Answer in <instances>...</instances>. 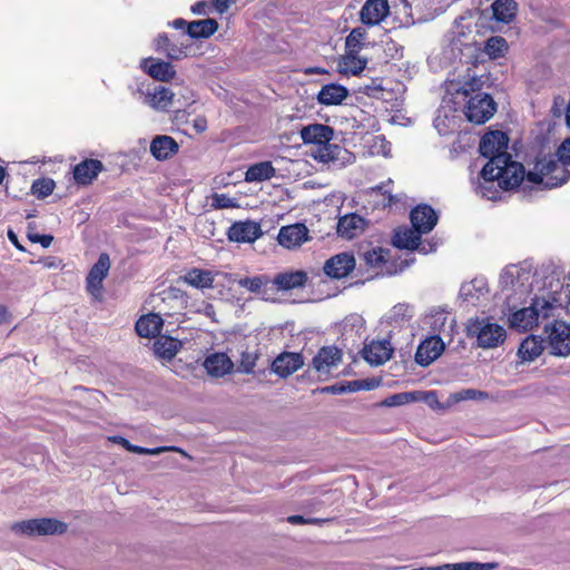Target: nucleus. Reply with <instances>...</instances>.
I'll use <instances>...</instances> for the list:
<instances>
[{"label":"nucleus","mask_w":570,"mask_h":570,"mask_svg":"<svg viewBox=\"0 0 570 570\" xmlns=\"http://www.w3.org/2000/svg\"><path fill=\"white\" fill-rule=\"evenodd\" d=\"M431 328L434 333L451 334L455 327V321L444 312H435L431 315Z\"/></svg>","instance_id":"obj_47"},{"label":"nucleus","mask_w":570,"mask_h":570,"mask_svg":"<svg viewBox=\"0 0 570 570\" xmlns=\"http://www.w3.org/2000/svg\"><path fill=\"white\" fill-rule=\"evenodd\" d=\"M213 206L215 208H232L235 207V199L228 197L225 194H215L213 196Z\"/></svg>","instance_id":"obj_55"},{"label":"nucleus","mask_w":570,"mask_h":570,"mask_svg":"<svg viewBox=\"0 0 570 570\" xmlns=\"http://www.w3.org/2000/svg\"><path fill=\"white\" fill-rule=\"evenodd\" d=\"M183 279L195 288L204 289L213 287L214 275L210 271L191 268L183 276Z\"/></svg>","instance_id":"obj_36"},{"label":"nucleus","mask_w":570,"mask_h":570,"mask_svg":"<svg viewBox=\"0 0 570 570\" xmlns=\"http://www.w3.org/2000/svg\"><path fill=\"white\" fill-rule=\"evenodd\" d=\"M355 268V257L350 253H340L324 264V273L332 278L346 277Z\"/></svg>","instance_id":"obj_13"},{"label":"nucleus","mask_w":570,"mask_h":570,"mask_svg":"<svg viewBox=\"0 0 570 570\" xmlns=\"http://www.w3.org/2000/svg\"><path fill=\"white\" fill-rule=\"evenodd\" d=\"M484 51L492 59L503 57L508 51V42L502 37H491L485 42Z\"/></svg>","instance_id":"obj_50"},{"label":"nucleus","mask_w":570,"mask_h":570,"mask_svg":"<svg viewBox=\"0 0 570 570\" xmlns=\"http://www.w3.org/2000/svg\"><path fill=\"white\" fill-rule=\"evenodd\" d=\"M557 155L558 159L552 156L538 159L528 171V180L549 189L563 185L569 178L564 167L570 165V138L561 144Z\"/></svg>","instance_id":"obj_2"},{"label":"nucleus","mask_w":570,"mask_h":570,"mask_svg":"<svg viewBox=\"0 0 570 570\" xmlns=\"http://www.w3.org/2000/svg\"><path fill=\"white\" fill-rule=\"evenodd\" d=\"M554 304L541 297L533 299L529 307L521 308L510 316V325L519 331H529L538 325L540 318H549Z\"/></svg>","instance_id":"obj_5"},{"label":"nucleus","mask_w":570,"mask_h":570,"mask_svg":"<svg viewBox=\"0 0 570 570\" xmlns=\"http://www.w3.org/2000/svg\"><path fill=\"white\" fill-rule=\"evenodd\" d=\"M445 348L443 340L434 334L420 343L415 353V361L421 366H429Z\"/></svg>","instance_id":"obj_10"},{"label":"nucleus","mask_w":570,"mask_h":570,"mask_svg":"<svg viewBox=\"0 0 570 570\" xmlns=\"http://www.w3.org/2000/svg\"><path fill=\"white\" fill-rule=\"evenodd\" d=\"M191 12L195 14H207L209 6L206 1H198L191 6Z\"/></svg>","instance_id":"obj_62"},{"label":"nucleus","mask_w":570,"mask_h":570,"mask_svg":"<svg viewBox=\"0 0 570 570\" xmlns=\"http://www.w3.org/2000/svg\"><path fill=\"white\" fill-rule=\"evenodd\" d=\"M518 4L514 0H495L492 4L493 18L503 23H509L517 14Z\"/></svg>","instance_id":"obj_37"},{"label":"nucleus","mask_w":570,"mask_h":570,"mask_svg":"<svg viewBox=\"0 0 570 570\" xmlns=\"http://www.w3.org/2000/svg\"><path fill=\"white\" fill-rule=\"evenodd\" d=\"M415 394L417 396L416 401L425 402L433 410H445V409L450 407V406H446V403L445 404L440 403V401L438 399V393L435 391L417 392Z\"/></svg>","instance_id":"obj_54"},{"label":"nucleus","mask_w":570,"mask_h":570,"mask_svg":"<svg viewBox=\"0 0 570 570\" xmlns=\"http://www.w3.org/2000/svg\"><path fill=\"white\" fill-rule=\"evenodd\" d=\"M340 153L341 148L335 144H331V141L312 147L311 150L313 158L321 163H330L337 159Z\"/></svg>","instance_id":"obj_44"},{"label":"nucleus","mask_w":570,"mask_h":570,"mask_svg":"<svg viewBox=\"0 0 570 570\" xmlns=\"http://www.w3.org/2000/svg\"><path fill=\"white\" fill-rule=\"evenodd\" d=\"M348 90L341 85L328 83L322 87L317 94V100L321 105H340L347 97Z\"/></svg>","instance_id":"obj_32"},{"label":"nucleus","mask_w":570,"mask_h":570,"mask_svg":"<svg viewBox=\"0 0 570 570\" xmlns=\"http://www.w3.org/2000/svg\"><path fill=\"white\" fill-rule=\"evenodd\" d=\"M234 2L235 0H213V7L218 13L223 14L229 9L230 4Z\"/></svg>","instance_id":"obj_61"},{"label":"nucleus","mask_w":570,"mask_h":570,"mask_svg":"<svg viewBox=\"0 0 570 570\" xmlns=\"http://www.w3.org/2000/svg\"><path fill=\"white\" fill-rule=\"evenodd\" d=\"M542 343L534 336L527 337L519 347V356L524 362H532L542 353Z\"/></svg>","instance_id":"obj_42"},{"label":"nucleus","mask_w":570,"mask_h":570,"mask_svg":"<svg viewBox=\"0 0 570 570\" xmlns=\"http://www.w3.org/2000/svg\"><path fill=\"white\" fill-rule=\"evenodd\" d=\"M67 528L65 522L52 518L29 519L11 525L16 534L27 537L62 534Z\"/></svg>","instance_id":"obj_6"},{"label":"nucleus","mask_w":570,"mask_h":570,"mask_svg":"<svg viewBox=\"0 0 570 570\" xmlns=\"http://www.w3.org/2000/svg\"><path fill=\"white\" fill-rule=\"evenodd\" d=\"M275 176V168L271 161H261L252 165L245 173L246 181H264Z\"/></svg>","instance_id":"obj_39"},{"label":"nucleus","mask_w":570,"mask_h":570,"mask_svg":"<svg viewBox=\"0 0 570 570\" xmlns=\"http://www.w3.org/2000/svg\"><path fill=\"white\" fill-rule=\"evenodd\" d=\"M366 222L357 214L341 217L337 223V234L346 239L357 237L365 229Z\"/></svg>","instance_id":"obj_26"},{"label":"nucleus","mask_w":570,"mask_h":570,"mask_svg":"<svg viewBox=\"0 0 570 570\" xmlns=\"http://www.w3.org/2000/svg\"><path fill=\"white\" fill-rule=\"evenodd\" d=\"M193 127L197 132H203L207 129V120L205 117H197L194 119Z\"/></svg>","instance_id":"obj_64"},{"label":"nucleus","mask_w":570,"mask_h":570,"mask_svg":"<svg viewBox=\"0 0 570 570\" xmlns=\"http://www.w3.org/2000/svg\"><path fill=\"white\" fill-rule=\"evenodd\" d=\"M175 92L177 94V96H180L184 99L183 105H187L189 102L195 101L194 95H193L191 90H189L188 88L178 87V91H175Z\"/></svg>","instance_id":"obj_63"},{"label":"nucleus","mask_w":570,"mask_h":570,"mask_svg":"<svg viewBox=\"0 0 570 570\" xmlns=\"http://www.w3.org/2000/svg\"><path fill=\"white\" fill-rule=\"evenodd\" d=\"M308 239V229L304 224L283 226L277 236L281 246L287 249L299 247Z\"/></svg>","instance_id":"obj_14"},{"label":"nucleus","mask_w":570,"mask_h":570,"mask_svg":"<svg viewBox=\"0 0 570 570\" xmlns=\"http://www.w3.org/2000/svg\"><path fill=\"white\" fill-rule=\"evenodd\" d=\"M150 154L159 161L167 160L179 150L178 142L170 136H156L150 142Z\"/></svg>","instance_id":"obj_24"},{"label":"nucleus","mask_w":570,"mask_h":570,"mask_svg":"<svg viewBox=\"0 0 570 570\" xmlns=\"http://www.w3.org/2000/svg\"><path fill=\"white\" fill-rule=\"evenodd\" d=\"M187 304L186 295L176 287H169L160 294V302L156 305L157 313L163 316L180 315Z\"/></svg>","instance_id":"obj_7"},{"label":"nucleus","mask_w":570,"mask_h":570,"mask_svg":"<svg viewBox=\"0 0 570 570\" xmlns=\"http://www.w3.org/2000/svg\"><path fill=\"white\" fill-rule=\"evenodd\" d=\"M363 195L368 198V202H373L374 207L381 206L385 208L391 206L393 203L401 200L400 196L392 195L387 189H385V184L371 187L364 190Z\"/></svg>","instance_id":"obj_34"},{"label":"nucleus","mask_w":570,"mask_h":570,"mask_svg":"<svg viewBox=\"0 0 570 570\" xmlns=\"http://www.w3.org/2000/svg\"><path fill=\"white\" fill-rule=\"evenodd\" d=\"M410 219L415 229L428 234L434 228L439 217L431 206L422 204L412 209Z\"/></svg>","instance_id":"obj_16"},{"label":"nucleus","mask_w":570,"mask_h":570,"mask_svg":"<svg viewBox=\"0 0 570 570\" xmlns=\"http://www.w3.org/2000/svg\"><path fill=\"white\" fill-rule=\"evenodd\" d=\"M416 400H417V396L415 393L403 392V393L393 394V395L386 397L382 402V404L384 406H400V405H404V404H407V403L416 401Z\"/></svg>","instance_id":"obj_53"},{"label":"nucleus","mask_w":570,"mask_h":570,"mask_svg":"<svg viewBox=\"0 0 570 570\" xmlns=\"http://www.w3.org/2000/svg\"><path fill=\"white\" fill-rule=\"evenodd\" d=\"M393 348L389 341H372L362 351L363 358L371 365H382L392 356Z\"/></svg>","instance_id":"obj_17"},{"label":"nucleus","mask_w":570,"mask_h":570,"mask_svg":"<svg viewBox=\"0 0 570 570\" xmlns=\"http://www.w3.org/2000/svg\"><path fill=\"white\" fill-rule=\"evenodd\" d=\"M366 38L367 31L364 27L352 29L350 35L345 38V51L360 53L365 46Z\"/></svg>","instance_id":"obj_45"},{"label":"nucleus","mask_w":570,"mask_h":570,"mask_svg":"<svg viewBox=\"0 0 570 570\" xmlns=\"http://www.w3.org/2000/svg\"><path fill=\"white\" fill-rule=\"evenodd\" d=\"M413 306L406 303L394 305L384 316V322L390 325H401L413 317Z\"/></svg>","instance_id":"obj_38"},{"label":"nucleus","mask_w":570,"mask_h":570,"mask_svg":"<svg viewBox=\"0 0 570 570\" xmlns=\"http://www.w3.org/2000/svg\"><path fill=\"white\" fill-rule=\"evenodd\" d=\"M366 65V58L356 52L345 51L338 60L337 70L345 76H357L365 69Z\"/></svg>","instance_id":"obj_29"},{"label":"nucleus","mask_w":570,"mask_h":570,"mask_svg":"<svg viewBox=\"0 0 570 570\" xmlns=\"http://www.w3.org/2000/svg\"><path fill=\"white\" fill-rule=\"evenodd\" d=\"M390 13L387 0H366L360 11V20L367 27L380 24Z\"/></svg>","instance_id":"obj_11"},{"label":"nucleus","mask_w":570,"mask_h":570,"mask_svg":"<svg viewBox=\"0 0 570 570\" xmlns=\"http://www.w3.org/2000/svg\"><path fill=\"white\" fill-rule=\"evenodd\" d=\"M466 335L469 337H475L478 346L482 348H493L504 342L507 332L503 326L489 317H475L469 320L466 324Z\"/></svg>","instance_id":"obj_4"},{"label":"nucleus","mask_w":570,"mask_h":570,"mask_svg":"<svg viewBox=\"0 0 570 570\" xmlns=\"http://www.w3.org/2000/svg\"><path fill=\"white\" fill-rule=\"evenodd\" d=\"M110 268V259L107 254H101L97 263L91 267L87 276V289L88 292L97 297L100 295L102 287V281L106 278Z\"/></svg>","instance_id":"obj_15"},{"label":"nucleus","mask_w":570,"mask_h":570,"mask_svg":"<svg viewBox=\"0 0 570 570\" xmlns=\"http://www.w3.org/2000/svg\"><path fill=\"white\" fill-rule=\"evenodd\" d=\"M304 365L299 353L284 352L272 363V371L281 377H287Z\"/></svg>","instance_id":"obj_19"},{"label":"nucleus","mask_w":570,"mask_h":570,"mask_svg":"<svg viewBox=\"0 0 570 570\" xmlns=\"http://www.w3.org/2000/svg\"><path fill=\"white\" fill-rule=\"evenodd\" d=\"M164 325V318L159 313H150L141 316L136 323V332L141 337H156Z\"/></svg>","instance_id":"obj_31"},{"label":"nucleus","mask_w":570,"mask_h":570,"mask_svg":"<svg viewBox=\"0 0 570 570\" xmlns=\"http://www.w3.org/2000/svg\"><path fill=\"white\" fill-rule=\"evenodd\" d=\"M362 258L366 266L379 268L390 258V250L382 247L371 248L362 254Z\"/></svg>","instance_id":"obj_48"},{"label":"nucleus","mask_w":570,"mask_h":570,"mask_svg":"<svg viewBox=\"0 0 570 570\" xmlns=\"http://www.w3.org/2000/svg\"><path fill=\"white\" fill-rule=\"evenodd\" d=\"M482 181L479 184L478 193L489 199L500 198L502 190H512L525 183L530 187L544 189L543 185L533 184L528 180V173L524 166L512 160L511 155H497L489 160L481 170Z\"/></svg>","instance_id":"obj_1"},{"label":"nucleus","mask_w":570,"mask_h":570,"mask_svg":"<svg viewBox=\"0 0 570 570\" xmlns=\"http://www.w3.org/2000/svg\"><path fill=\"white\" fill-rule=\"evenodd\" d=\"M218 29V22L215 19L207 18L204 20L191 21L187 24V35L190 38H208Z\"/></svg>","instance_id":"obj_35"},{"label":"nucleus","mask_w":570,"mask_h":570,"mask_svg":"<svg viewBox=\"0 0 570 570\" xmlns=\"http://www.w3.org/2000/svg\"><path fill=\"white\" fill-rule=\"evenodd\" d=\"M342 360V352L335 346H324L314 356L312 366L320 374H328Z\"/></svg>","instance_id":"obj_18"},{"label":"nucleus","mask_w":570,"mask_h":570,"mask_svg":"<svg viewBox=\"0 0 570 570\" xmlns=\"http://www.w3.org/2000/svg\"><path fill=\"white\" fill-rule=\"evenodd\" d=\"M552 354L567 356L570 354V326L564 322H554L549 332Z\"/></svg>","instance_id":"obj_12"},{"label":"nucleus","mask_w":570,"mask_h":570,"mask_svg":"<svg viewBox=\"0 0 570 570\" xmlns=\"http://www.w3.org/2000/svg\"><path fill=\"white\" fill-rule=\"evenodd\" d=\"M301 138L304 144H309L313 145V147H316L332 140L333 129L330 126L322 124L308 125L301 129Z\"/></svg>","instance_id":"obj_25"},{"label":"nucleus","mask_w":570,"mask_h":570,"mask_svg":"<svg viewBox=\"0 0 570 570\" xmlns=\"http://www.w3.org/2000/svg\"><path fill=\"white\" fill-rule=\"evenodd\" d=\"M257 360L258 353L256 351H243L240 354L238 371L246 374L253 373Z\"/></svg>","instance_id":"obj_52"},{"label":"nucleus","mask_w":570,"mask_h":570,"mask_svg":"<svg viewBox=\"0 0 570 570\" xmlns=\"http://www.w3.org/2000/svg\"><path fill=\"white\" fill-rule=\"evenodd\" d=\"M29 239L33 243H40L42 247H49L53 240L51 235H29Z\"/></svg>","instance_id":"obj_60"},{"label":"nucleus","mask_w":570,"mask_h":570,"mask_svg":"<svg viewBox=\"0 0 570 570\" xmlns=\"http://www.w3.org/2000/svg\"><path fill=\"white\" fill-rule=\"evenodd\" d=\"M138 92L142 97V102L157 111L168 110L177 96L173 89L163 86H156L153 90L148 89L147 91L138 89Z\"/></svg>","instance_id":"obj_8"},{"label":"nucleus","mask_w":570,"mask_h":570,"mask_svg":"<svg viewBox=\"0 0 570 570\" xmlns=\"http://www.w3.org/2000/svg\"><path fill=\"white\" fill-rule=\"evenodd\" d=\"M204 367L214 377H222L232 372L233 361L225 353H214L206 357Z\"/></svg>","instance_id":"obj_27"},{"label":"nucleus","mask_w":570,"mask_h":570,"mask_svg":"<svg viewBox=\"0 0 570 570\" xmlns=\"http://www.w3.org/2000/svg\"><path fill=\"white\" fill-rule=\"evenodd\" d=\"M307 282V274L303 271H285L278 273L271 281L277 291L287 292L295 288H301Z\"/></svg>","instance_id":"obj_23"},{"label":"nucleus","mask_w":570,"mask_h":570,"mask_svg":"<svg viewBox=\"0 0 570 570\" xmlns=\"http://www.w3.org/2000/svg\"><path fill=\"white\" fill-rule=\"evenodd\" d=\"M189 46L183 41H175L166 33H160L155 39V50L165 53L168 59L180 60L188 56Z\"/></svg>","instance_id":"obj_21"},{"label":"nucleus","mask_w":570,"mask_h":570,"mask_svg":"<svg viewBox=\"0 0 570 570\" xmlns=\"http://www.w3.org/2000/svg\"><path fill=\"white\" fill-rule=\"evenodd\" d=\"M488 396L489 395L487 392L479 391L475 389H464L455 393H452L446 401V406H452L455 403L466 400H485L488 399Z\"/></svg>","instance_id":"obj_49"},{"label":"nucleus","mask_w":570,"mask_h":570,"mask_svg":"<svg viewBox=\"0 0 570 570\" xmlns=\"http://www.w3.org/2000/svg\"><path fill=\"white\" fill-rule=\"evenodd\" d=\"M497 568L495 563L487 562H459V563H445L435 567H420L414 570H493Z\"/></svg>","instance_id":"obj_40"},{"label":"nucleus","mask_w":570,"mask_h":570,"mask_svg":"<svg viewBox=\"0 0 570 570\" xmlns=\"http://www.w3.org/2000/svg\"><path fill=\"white\" fill-rule=\"evenodd\" d=\"M483 81L479 77H471L463 81L456 92L468 98L464 114L469 121L481 125L487 122L495 112L497 105L493 98L482 92Z\"/></svg>","instance_id":"obj_3"},{"label":"nucleus","mask_w":570,"mask_h":570,"mask_svg":"<svg viewBox=\"0 0 570 570\" xmlns=\"http://www.w3.org/2000/svg\"><path fill=\"white\" fill-rule=\"evenodd\" d=\"M529 272L520 267L518 265L507 266L500 275V283L503 288L514 287L517 283L521 281L522 277L528 279Z\"/></svg>","instance_id":"obj_43"},{"label":"nucleus","mask_w":570,"mask_h":570,"mask_svg":"<svg viewBox=\"0 0 570 570\" xmlns=\"http://www.w3.org/2000/svg\"><path fill=\"white\" fill-rule=\"evenodd\" d=\"M508 142L509 137L504 132L489 131L481 138L479 150L482 156L492 160L497 155H509L507 153Z\"/></svg>","instance_id":"obj_9"},{"label":"nucleus","mask_w":570,"mask_h":570,"mask_svg":"<svg viewBox=\"0 0 570 570\" xmlns=\"http://www.w3.org/2000/svg\"><path fill=\"white\" fill-rule=\"evenodd\" d=\"M567 105L568 104H566V100L563 97H560V96L556 97L553 99V106L551 108L552 115L558 118L561 117L563 115L564 110L567 111Z\"/></svg>","instance_id":"obj_56"},{"label":"nucleus","mask_w":570,"mask_h":570,"mask_svg":"<svg viewBox=\"0 0 570 570\" xmlns=\"http://www.w3.org/2000/svg\"><path fill=\"white\" fill-rule=\"evenodd\" d=\"M421 234L424 233L419 232L414 227L412 229L407 227L399 229L393 237V244L402 249H416L421 242Z\"/></svg>","instance_id":"obj_33"},{"label":"nucleus","mask_w":570,"mask_h":570,"mask_svg":"<svg viewBox=\"0 0 570 570\" xmlns=\"http://www.w3.org/2000/svg\"><path fill=\"white\" fill-rule=\"evenodd\" d=\"M269 283L271 279L267 276L245 277L238 281L240 287L246 288L250 293L261 294L265 299H267L265 287Z\"/></svg>","instance_id":"obj_46"},{"label":"nucleus","mask_w":570,"mask_h":570,"mask_svg":"<svg viewBox=\"0 0 570 570\" xmlns=\"http://www.w3.org/2000/svg\"><path fill=\"white\" fill-rule=\"evenodd\" d=\"M345 393L356 392L363 389H368V385L364 381H351L343 383Z\"/></svg>","instance_id":"obj_58"},{"label":"nucleus","mask_w":570,"mask_h":570,"mask_svg":"<svg viewBox=\"0 0 570 570\" xmlns=\"http://www.w3.org/2000/svg\"><path fill=\"white\" fill-rule=\"evenodd\" d=\"M261 235V225L255 222L235 223L228 229V238L237 243H253Z\"/></svg>","instance_id":"obj_22"},{"label":"nucleus","mask_w":570,"mask_h":570,"mask_svg":"<svg viewBox=\"0 0 570 570\" xmlns=\"http://www.w3.org/2000/svg\"><path fill=\"white\" fill-rule=\"evenodd\" d=\"M488 292L487 281L484 278H474L471 282L462 284L460 296L464 302L475 305Z\"/></svg>","instance_id":"obj_30"},{"label":"nucleus","mask_w":570,"mask_h":570,"mask_svg":"<svg viewBox=\"0 0 570 570\" xmlns=\"http://www.w3.org/2000/svg\"><path fill=\"white\" fill-rule=\"evenodd\" d=\"M140 67L151 78L163 82L171 80L176 75V70L170 62L151 57L142 59Z\"/></svg>","instance_id":"obj_20"},{"label":"nucleus","mask_w":570,"mask_h":570,"mask_svg":"<svg viewBox=\"0 0 570 570\" xmlns=\"http://www.w3.org/2000/svg\"><path fill=\"white\" fill-rule=\"evenodd\" d=\"M287 521L292 524H305V523H321V522H326L327 520L305 519L302 515H291L287 518Z\"/></svg>","instance_id":"obj_59"},{"label":"nucleus","mask_w":570,"mask_h":570,"mask_svg":"<svg viewBox=\"0 0 570 570\" xmlns=\"http://www.w3.org/2000/svg\"><path fill=\"white\" fill-rule=\"evenodd\" d=\"M104 169V165L97 159H86L79 163L73 169V178L78 184H90Z\"/></svg>","instance_id":"obj_28"},{"label":"nucleus","mask_w":570,"mask_h":570,"mask_svg":"<svg viewBox=\"0 0 570 570\" xmlns=\"http://www.w3.org/2000/svg\"><path fill=\"white\" fill-rule=\"evenodd\" d=\"M169 451L178 452V453H181L183 455H187L186 452L178 446H159V448H153V449L148 448L147 454L148 455H158V454H161L164 452H169Z\"/></svg>","instance_id":"obj_57"},{"label":"nucleus","mask_w":570,"mask_h":570,"mask_svg":"<svg viewBox=\"0 0 570 570\" xmlns=\"http://www.w3.org/2000/svg\"><path fill=\"white\" fill-rule=\"evenodd\" d=\"M55 186V181L50 178L37 179L31 185V193L38 198H45L52 194Z\"/></svg>","instance_id":"obj_51"},{"label":"nucleus","mask_w":570,"mask_h":570,"mask_svg":"<svg viewBox=\"0 0 570 570\" xmlns=\"http://www.w3.org/2000/svg\"><path fill=\"white\" fill-rule=\"evenodd\" d=\"M179 347L180 342L169 336H160L154 343L155 354L166 360H171L177 354Z\"/></svg>","instance_id":"obj_41"}]
</instances>
